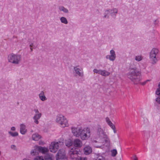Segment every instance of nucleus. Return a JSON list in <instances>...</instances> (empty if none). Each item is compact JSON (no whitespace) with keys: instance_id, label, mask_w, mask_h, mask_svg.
I'll list each match as a JSON object with an SVG mask.
<instances>
[{"instance_id":"nucleus-1","label":"nucleus","mask_w":160,"mask_h":160,"mask_svg":"<svg viewBox=\"0 0 160 160\" xmlns=\"http://www.w3.org/2000/svg\"><path fill=\"white\" fill-rule=\"evenodd\" d=\"M71 130L74 136L80 138L82 140L87 139L90 136V132L88 128L82 129L80 128L73 127Z\"/></svg>"},{"instance_id":"nucleus-2","label":"nucleus","mask_w":160,"mask_h":160,"mask_svg":"<svg viewBox=\"0 0 160 160\" xmlns=\"http://www.w3.org/2000/svg\"><path fill=\"white\" fill-rule=\"evenodd\" d=\"M141 73L135 67L130 68L129 72L127 74V77L133 82L135 84L140 83Z\"/></svg>"},{"instance_id":"nucleus-3","label":"nucleus","mask_w":160,"mask_h":160,"mask_svg":"<svg viewBox=\"0 0 160 160\" xmlns=\"http://www.w3.org/2000/svg\"><path fill=\"white\" fill-rule=\"evenodd\" d=\"M56 121L59 124L62 128L67 127L69 125L68 121L62 115H58L57 116Z\"/></svg>"},{"instance_id":"nucleus-4","label":"nucleus","mask_w":160,"mask_h":160,"mask_svg":"<svg viewBox=\"0 0 160 160\" xmlns=\"http://www.w3.org/2000/svg\"><path fill=\"white\" fill-rule=\"evenodd\" d=\"M9 62L14 64H18L21 59V56L13 53L9 54L8 58Z\"/></svg>"},{"instance_id":"nucleus-5","label":"nucleus","mask_w":160,"mask_h":160,"mask_svg":"<svg viewBox=\"0 0 160 160\" xmlns=\"http://www.w3.org/2000/svg\"><path fill=\"white\" fill-rule=\"evenodd\" d=\"M158 49L153 48L150 53V59L152 62V63L153 64H155L158 61L156 55L158 53Z\"/></svg>"},{"instance_id":"nucleus-6","label":"nucleus","mask_w":160,"mask_h":160,"mask_svg":"<svg viewBox=\"0 0 160 160\" xmlns=\"http://www.w3.org/2000/svg\"><path fill=\"white\" fill-rule=\"evenodd\" d=\"M62 142L60 141L58 142H52L49 146V149L51 152L53 153L56 152L59 149V145Z\"/></svg>"},{"instance_id":"nucleus-7","label":"nucleus","mask_w":160,"mask_h":160,"mask_svg":"<svg viewBox=\"0 0 160 160\" xmlns=\"http://www.w3.org/2000/svg\"><path fill=\"white\" fill-rule=\"evenodd\" d=\"M79 153V151H77L76 148H72L69 151L68 154L72 160L77 159L79 157L78 156Z\"/></svg>"},{"instance_id":"nucleus-8","label":"nucleus","mask_w":160,"mask_h":160,"mask_svg":"<svg viewBox=\"0 0 160 160\" xmlns=\"http://www.w3.org/2000/svg\"><path fill=\"white\" fill-rule=\"evenodd\" d=\"M66 157L65 151L63 149H60L56 155V160L60 159H64Z\"/></svg>"},{"instance_id":"nucleus-9","label":"nucleus","mask_w":160,"mask_h":160,"mask_svg":"<svg viewBox=\"0 0 160 160\" xmlns=\"http://www.w3.org/2000/svg\"><path fill=\"white\" fill-rule=\"evenodd\" d=\"M110 55H107L106 56V58L107 59H109L111 61H114L116 58V54L114 50H111L110 51Z\"/></svg>"},{"instance_id":"nucleus-10","label":"nucleus","mask_w":160,"mask_h":160,"mask_svg":"<svg viewBox=\"0 0 160 160\" xmlns=\"http://www.w3.org/2000/svg\"><path fill=\"white\" fill-rule=\"evenodd\" d=\"M36 148L38 150L39 152H41L43 154H45L48 152L49 150L48 148L43 147L40 146L36 145Z\"/></svg>"},{"instance_id":"nucleus-11","label":"nucleus","mask_w":160,"mask_h":160,"mask_svg":"<svg viewBox=\"0 0 160 160\" xmlns=\"http://www.w3.org/2000/svg\"><path fill=\"white\" fill-rule=\"evenodd\" d=\"M118 10L117 8H114L112 9H110L106 10L105 11L104 14H108L109 13H110L112 16L113 15V13L116 14L118 13ZM115 16H116V14L115 15Z\"/></svg>"},{"instance_id":"nucleus-12","label":"nucleus","mask_w":160,"mask_h":160,"mask_svg":"<svg viewBox=\"0 0 160 160\" xmlns=\"http://www.w3.org/2000/svg\"><path fill=\"white\" fill-rule=\"evenodd\" d=\"M78 67V66L74 67L73 68V69L75 71L76 73L79 77H83L84 75L83 72L82 70L78 68L77 67Z\"/></svg>"},{"instance_id":"nucleus-13","label":"nucleus","mask_w":160,"mask_h":160,"mask_svg":"<svg viewBox=\"0 0 160 160\" xmlns=\"http://www.w3.org/2000/svg\"><path fill=\"white\" fill-rule=\"evenodd\" d=\"M73 144L76 147L80 148L82 146V142L79 139H75L73 141Z\"/></svg>"},{"instance_id":"nucleus-14","label":"nucleus","mask_w":160,"mask_h":160,"mask_svg":"<svg viewBox=\"0 0 160 160\" xmlns=\"http://www.w3.org/2000/svg\"><path fill=\"white\" fill-rule=\"evenodd\" d=\"M83 151L85 154L88 155L91 152L92 149L90 146H86L84 148Z\"/></svg>"},{"instance_id":"nucleus-15","label":"nucleus","mask_w":160,"mask_h":160,"mask_svg":"<svg viewBox=\"0 0 160 160\" xmlns=\"http://www.w3.org/2000/svg\"><path fill=\"white\" fill-rule=\"evenodd\" d=\"M27 130L26 129V126L23 124L20 125V132L23 135L25 134L27 132Z\"/></svg>"},{"instance_id":"nucleus-16","label":"nucleus","mask_w":160,"mask_h":160,"mask_svg":"<svg viewBox=\"0 0 160 160\" xmlns=\"http://www.w3.org/2000/svg\"><path fill=\"white\" fill-rule=\"evenodd\" d=\"M42 116V114H40L39 115L38 114H35L34 116L33 117V119L34 120V122L37 124H38V120Z\"/></svg>"},{"instance_id":"nucleus-17","label":"nucleus","mask_w":160,"mask_h":160,"mask_svg":"<svg viewBox=\"0 0 160 160\" xmlns=\"http://www.w3.org/2000/svg\"><path fill=\"white\" fill-rule=\"evenodd\" d=\"M39 97L40 99L42 101H44L47 99L46 97L44 95V92L43 91H42L39 94Z\"/></svg>"},{"instance_id":"nucleus-18","label":"nucleus","mask_w":160,"mask_h":160,"mask_svg":"<svg viewBox=\"0 0 160 160\" xmlns=\"http://www.w3.org/2000/svg\"><path fill=\"white\" fill-rule=\"evenodd\" d=\"M97 133L100 136L104 135V134L103 130L99 125L97 126Z\"/></svg>"},{"instance_id":"nucleus-19","label":"nucleus","mask_w":160,"mask_h":160,"mask_svg":"<svg viewBox=\"0 0 160 160\" xmlns=\"http://www.w3.org/2000/svg\"><path fill=\"white\" fill-rule=\"evenodd\" d=\"M32 139L35 141H38L41 138V136L38 133L33 134L32 136Z\"/></svg>"},{"instance_id":"nucleus-20","label":"nucleus","mask_w":160,"mask_h":160,"mask_svg":"<svg viewBox=\"0 0 160 160\" xmlns=\"http://www.w3.org/2000/svg\"><path fill=\"white\" fill-rule=\"evenodd\" d=\"M110 72L105 70H102L101 72V75L102 76L106 77L109 76L110 74Z\"/></svg>"},{"instance_id":"nucleus-21","label":"nucleus","mask_w":160,"mask_h":160,"mask_svg":"<svg viewBox=\"0 0 160 160\" xmlns=\"http://www.w3.org/2000/svg\"><path fill=\"white\" fill-rule=\"evenodd\" d=\"M65 144L67 147H69L72 145L73 142L71 139H69L66 141Z\"/></svg>"},{"instance_id":"nucleus-22","label":"nucleus","mask_w":160,"mask_h":160,"mask_svg":"<svg viewBox=\"0 0 160 160\" xmlns=\"http://www.w3.org/2000/svg\"><path fill=\"white\" fill-rule=\"evenodd\" d=\"M61 22L62 23L66 24L68 23V21L66 18L64 17H62L60 18Z\"/></svg>"},{"instance_id":"nucleus-23","label":"nucleus","mask_w":160,"mask_h":160,"mask_svg":"<svg viewBox=\"0 0 160 160\" xmlns=\"http://www.w3.org/2000/svg\"><path fill=\"white\" fill-rule=\"evenodd\" d=\"M143 58V57L141 55L136 56L135 58V59L138 62L141 61Z\"/></svg>"},{"instance_id":"nucleus-24","label":"nucleus","mask_w":160,"mask_h":160,"mask_svg":"<svg viewBox=\"0 0 160 160\" xmlns=\"http://www.w3.org/2000/svg\"><path fill=\"white\" fill-rule=\"evenodd\" d=\"M59 9L61 11H62L65 13H68V11L66 8H65L63 6H61L59 7Z\"/></svg>"},{"instance_id":"nucleus-25","label":"nucleus","mask_w":160,"mask_h":160,"mask_svg":"<svg viewBox=\"0 0 160 160\" xmlns=\"http://www.w3.org/2000/svg\"><path fill=\"white\" fill-rule=\"evenodd\" d=\"M44 158V160H52L51 155L49 154H46Z\"/></svg>"},{"instance_id":"nucleus-26","label":"nucleus","mask_w":160,"mask_h":160,"mask_svg":"<svg viewBox=\"0 0 160 160\" xmlns=\"http://www.w3.org/2000/svg\"><path fill=\"white\" fill-rule=\"evenodd\" d=\"M8 133L12 137H15L18 136V134L17 132H12L11 131H9Z\"/></svg>"},{"instance_id":"nucleus-27","label":"nucleus","mask_w":160,"mask_h":160,"mask_svg":"<svg viewBox=\"0 0 160 160\" xmlns=\"http://www.w3.org/2000/svg\"><path fill=\"white\" fill-rule=\"evenodd\" d=\"M38 150L36 148V146L34 147V149L32 150L31 152V154L32 155H34L37 153H38Z\"/></svg>"},{"instance_id":"nucleus-28","label":"nucleus","mask_w":160,"mask_h":160,"mask_svg":"<svg viewBox=\"0 0 160 160\" xmlns=\"http://www.w3.org/2000/svg\"><path fill=\"white\" fill-rule=\"evenodd\" d=\"M112 153V157H115L117 153V151L115 149H114L111 151Z\"/></svg>"},{"instance_id":"nucleus-29","label":"nucleus","mask_w":160,"mask_h":160,"mask_svg":"<svg viewBox=\"0 0 160 160\" xmlns=\"http://www.w3.org/2000/svg\"><path fill=\"white\" fill-rule=\"evenodd\" d=\"M102 70H98L96 69H94L93 70V72L94 73H96L97 74H101Z\"/></svg>"},{"instance_id":"nucleus-30","label":"nucleus","mask_w":160,"mask_h":160,"mask_svg":"<svg viewBox=\"0 0 160 160\" xmlns=\"http://www.w3.org/2000/svg\"><path fill=\"white\" fill-rule=\"evenodd\" d=\"M158 88L157 89L156 92V94L157 95H160V82H159L158 85Z\"/></svg>"},{"instance_id":"nucleus-31","label":"nucleus","mask_w":160,"mask_h":160,"mask_svg":"<svg viewBox=\"0 0 160 160\" xmlns=\"http://www.w3.org/2000/svg\"><path fill=\"white\" fill-rule=\"evenodd\" d=\"M110 127L113 130V132L114 133H116L117 132V131L116 130V128L115 125L112 123V124L110 125H109Z\"/></svg>"},{"instance_id":"nucleus-32","label":"nucleus","mask_w":160,"mask_h":160,"mask_svg":"<svg viewBox=\"0 0 160 160\" xmlns=\"http://www.w3.org/2000/svg\"><path fill=\"white\" fill-rule=\"evenodd\" d=\"M158 96L157 97L155 100V104H156V103L160 104V95H158Z\"/></svg>"},{"instance_id":"nucleus-33","label":"nucleus","mask_w":160,"mask_h":160,"mask_svg":"<svg viewBox=\"0 0 160 160\" xmlns=\"http://www.w3.org/2000/svg\"><path fill=\"white\" fill-rule=\"evenodd\" d=\"M106 120L107 123H108L109 125H110L112 124V123L109 119V118H108V117H107L106 118Z\"/></svg>"},{"instance_id":"nucleus-34","label":"nucleus","mask_w":160,"mask_h":160,"mask_svg":"<svg viewBox=\"0 0 160 160\" xmlns=\"http://www.w3.org/2000/svg\"><path fill=\"white\" fill-rule=\"evenodd\" d=\"M94 160H105V159L102 156H99L96 159H95Z\"/></svg>"},{"instance_id":"nucleus-35","label":"nucleus","mask_w":160,"mask_h":160,"mask_svg":"<svg viewBox=\"0 0 160 160\" xmlns=\"http://www.w3.org/2000/svg\"><path fill=\"white\" fill-rule=\"evenodd\" d=\"M78 160H87V158L86 157H79L77 158Z\"/></svg>"},{"instance_id":"nucleus-36","label":"nucleus","mask_w":160,"mask_h":160,"mask_svg":"<svg viewBox=\"0 0 160 160\" xmlns=\"http://www.w3.org/2000/svg\"><path fill=\"white\" fill-rule=\"evenodd\" d=\"M34 160H44V159L42 157H37L34 159Z\"/></svg>"},{"instance_id":"nucleus-37","label":"nucleus","mask_w":160,"mask_h":160,"mask_svg":"<svg viewBox=\"0 0 160 160\" xmlns=\"http://www.w3.org/2000/svg\"><path fill=\"white\" fill-rule=\"evenodd\" d=\"M34 111L36 113L35 114H38L39 115L40 114H42L41 113L39 112V111L37 109H34Z\"/></svg>"},{"instance_id":"nucleus-38","label":"nucleus","mask_w":160,"mask_h":160,"mask_svg":"<svg viewBox=\"0 0 160 160\" xmlns=\"http://www.w3.org/2000/svg\"><path fill=\"white\" fill-rule=\"evenodd\" d=\"M149 81V80H147L146 81H145L144 82H143L141 84L142 85H145L147 83V82L148 81Z\"/></svg>"},{"instance_id":"nucleus-39","label":"nucleus","mask_w":160,"mask_h":160,"mask_svg":"<svg viewBox=\"0 0 160 160\" xmlns=\"http://www.w3.org/2000/svg\"><path fill=\"white\" fill-rule=\"evenodd\" d=\"M11 148L15 150L16 149V146L14 145H12L11 146Z\"/></svg>"},{"instance_id":"nucleus-40","label":"nucleus","mask_w":160,"mask_h":160,"mask_svg":"<svg viewBox=\"0 0 160 160\" xmlns=\"http://www.w3.org/2000/svg\"><path fill=\"white\" fill-rule=\"evenodd\" d=\"M11 130L13 131H15L16 130V128L14 127H11Z\"/></svg>"},{"instance_id":"nucleus-41","label":"nucleus","mask_w":160,"mask_h":160,"mask_svg":"<svg viewBox=\"0 0 160 160\" xmlns=\"http://www.w3.org/2000/svg\"><path fill=\"white\" fill-rule=\"evenodd\" d=\"M32 45H33V43H32L30 45V49H31V52L32 51V50H33L32 48Z\"/></svg>"},{"instance_id":"nucleus-42","label":"nucleus","mask_w":160,"mask_h":160,"mask_svg":"<svg viewBox=\"0 0 160 160\" xmlns=\"http://www.w3.org/2000/svg\"><path fill=\"white\" fill-rule=\"evenodd\" d=\"M105 15L103 16V18H109V16H107V15L108 14H104Z\"/></svg>"},{"instance_id":"nucleus-43","label":"nucleus","mask_w":160,"mask_h":160,"mask_svg":"<svg viewBox=\"0 0 160 160\" xmlns=\"http://www.w3.org/2000/svg\"><path fill=\"white\" fill-rule=\"evenodd\" d=\"M134 160H138L137 158L135 156Z\"/></svg>"},{"instance_id":"nucleus-44","label":"nucleus","mask_w":160,"mask_h":160,"mask_svg":"<svg viewBox=\"0 0 160 160\" xmlns=\"http://www.w3.org/2000/svg\"><path fill=\"white\" fill-rule=\"evenodd\" d=\"M157 22L156 20H155V22Z\"/></svg>"}]
</instances>
